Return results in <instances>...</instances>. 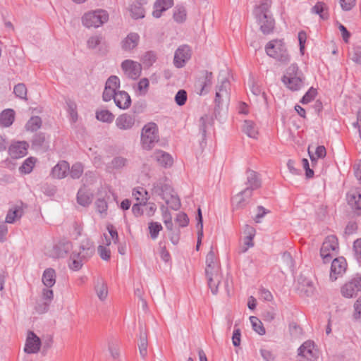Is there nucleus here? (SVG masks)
Returning a JSON list of instances; mask_svg holds the SVG:
<instances>
[{"mask_svg":"<svg viewBox=\"0 0 361 361\" xmlns=\"http://www.w3.org/2000/svg\"><path fill=\"white\" fill-rule=\"evenodd\" d=\"M173 5V0H157L154 4L152 15L154 18H159L162 13L171 8Z\"/></svg>","mask_w":361,"mask_h":361,"instance_id":"nucleus-25","label":"nucleus"},{"mask_svg":"<svg viewBox=\"0 0 361 361\" xmlns=\"http://www.w3.org/2000/svg\"><path fill=\"white\" fill-rule=\"evenodd\" d=\"M215 90V109L220 110L224 107L227 108L230 102L231 95V83L228 79L221 75L219 76V82Z\"/></svg>","mask_w":361,"mask_h":361,"instance_id":"nucleus-3","label":"nucleus"},{"mask_svg":"<svg viewBox=\"0 0 361 361\" xmlns=\"http://www.w3.org/2000/svg\"><path fill=\"white\" fill-rule=\"evenodd\" d=\"M120 87V79L116 75L110 76L106 83L104 90L102 94V99L104 102H109L111 99L114 100L117 90Z\"/></svg>","mask_w":361,"mask_h":361,"instance_id":"nucleus-9","label":"nucleus"},{"mask_svg":"<svg viewBox=\"0 0 361 361\" xmlns=\"http://www.w3.org/2000/svg\"><path fill=\"white\" fill-rule=\"evenodd\" d=\"M42 126V119L39 116H32L27 122L25 128L28 131H37Z\"/></svg>","mask_w":361,"mask_h":361,"instance_id":"nucleus-43","label":"nucleus"},{"mask_svg":"<svg viewBox=\"0 0 361 361\" xmlns=\"http://www.w3.org/2000/svg\"><path fill=\"white\" fill-rule=\"evenodd\" d=\"M140 36L136 32L129 33L121 42V48L125 51L130 52L137 47Z\"/></svg>","mask_w":361,"mask_h":361,"instance_id":"nucleus-21","label":"nucleus"},{"mask_svg":"<svg viewBox=\"0 0 361 361\" xmlns=\"http://www.w3.org/2000/svg\"><path fill=\"white\" fill-rule=\"evenodd\" d=\"M205 274L208 286L214 295L217 294L219 286L222 279L220 265L212 248L206 256Z\"/></svg>","mask_w":361,"mask_h":361,"instance_id":"nucleus-1","label":"nucleus"},{"mask_svg":"<svg viewBox=\"0 0 361 361\" xmlns=\"http://www.w3.org/2000/svg\"><path fill=\"white\" fill-rule=\"evenodd\" d=\"M252 193L249 189H245L235 195L232 198V204L235 209H239L244 207L247 200L252 197Z\"/></svg>","mask_w":361,"mask_h":361,"instance_id":"nucleus-26","label":"nucleus"},{"mask_svg":"<svg viewBox=\"0 0 361 361\" xmlns=\"http://www.w3.org/2000/svg\"><path fill=\"white\" fill-rule=\"evenodd\" d=\"M109 15L104 10L90 11L82 17V23L86 27H99L107 22Z\"/></svg>","mask_w":361,"mask_h":361,"instance_id":"nucleus-7","label":"nucleus"},{"mask_svg":"<svg viewBox=\"0 0 361 361\" xmlns=\"http://www.w3.org/2000/svg\"><path fill=\"white\" fill-rule=\"evenodd\" d=\"M347 263L343 257H338L332 261L330 271V280L335 281L341 276L345 271Z\"/></svg>","mask_w":361,"mask_h":361,"instance_id":"nucleus-12","label":"nucleus"},{"mask_svg":"<svg viewBox=\"0 0 361 361\" xmlns=\"http://www.w3.org/2000/svg\"><path fill=\"white\" fill-rule=\"evenodd\" d=\"M351 60L357 64H361V47L357 46L353 47L350 53Z\"/></svg>","mask_w":361,"mask_h":361,"instance_id":"nucleus-61","label":"nucleus"},{"mask_svg":"<svg viewBox=\"0 0 361 361\" xmlns=\"http://www.w3.org/2000/svg\"><path fill=\"white\" fill-rule=\"evenodd\" d=\"M298 355L305 361H312L317 357V350L311 341H307L298 348Z\"/></svg>","mask_w":361,"mask_h":361,"instance_id":"nucleus-15","label":"nucleus"},{"mask_svg":"<svg viewBox=\"0 0 361 361\" xmlns=\"http://www.w3.org/2000/svg\"><path fill=\"white\" fill-rule=\"evenodd\" d=\"M96 118L102 122L106 123H111L114 120V115L108 109H99L95 112Z\"/></svg>","mask_w":361,"mask_h":361,"instance_id":"nucleus-34","label":"nucleus"},{"mask_svg":"<svg viewBox=\"0 0 361 361\" xmlns=\"http://www.w3.org/2000/svg\"><path fill=\"white\" fill-rule=\"evenodd\" d=\"M69 170V164L66 161H60L51 169L50 176L53 178L62 179L66 177Z\"/></svg>","mask_w":361,"mask_h":361,"instance_id":"nucleus-20","label":"nucleus"},{"mask_svg":"<svg viewBox=\"0 0 361 361\" xmlns=\"http://www.w3.org/2000/svg\"><path fill=\"white\" fill-rule=\"evenodd\" d=\"M114 103L118 108L127 109L131 105V99L126 91L118 90L114 98Z\"/></svg>","mask_w":361,"mask_h":361,"instance_id":"nucleus-24","label":"nucleus"},{"mask_svg":"<svg viewBox=\"0 0 361 361\" xmlns=\"http://www.w3.org/2000/svg\"><path fill=\"white\" fill-rule=\"evenodd\" d=\"M271 1L269 0H264L260 5L255 8L254 13L255 16H260L261 13H269V8L270 7Z\"/></svg>","mask_w":361,"mask_h":361,"instance_id":"nucleus-53","label":"nucleus"},{"mask_svg":"<svg viewBox=\"0 0 361 361\" xmlns=\"http://www.w3.org/2000/svg\"><path fill=\"white\" fill-rule=\"evenodd\" d=\"M71 248L68 241H60L53 246L50 256L54 258L63 257Z\"/></svg>","mask_w":361,"mask_h":361,"instance_id":"nucleus-22","label":"nucleus"},{"mask_svg":"<svg viewBox=\"0 0 361 361\" xmlns=\"http://www.w3.org/2000/svg\"><path fill=\"white\" fill-rule=\"evenodd\" d=\"M56 271L52 268L46 269L42 274V281L45 287L51 288L56 283Z\"/></svg>","mask_w":361,"mask_h":361,"instance_id":"nucleus-33","label":"nucleus"},{"mask_svg":"<svg viewBox=\"0 0 361 361\" xmlns=\"http://www.w3.org/2000/svg\"><path fill=\"white\" fill-rule=\"evenodd\" d=\"M243 132L250 137L257 139L258 128L256 124L252 121H245L243 126Z\"/></svg>","mask_w":361,"mask_h":361,"instance_id":"nucleus-36","label":"nucleus"},{"mask_svg":"<svg viewBox=\"0 0 361 361\" xmlns=\"http://www.w3.org/2000/svg\"><path fill=\"white\" fill-rule=\"evenodd\" d=\"M42 299L45 301L44 311L47 310V306L50 304L54 298V293L51 288L45 287L42 291Z\"/></svg>","mask_w":361,"mask_h":361,"instance_id":"nucleus-52","label":"nucleus"},{"mask_svg":"<svg viewBox=\"0 0 361 361\" xmlns=\"http://www.w3.org/2000/svg\"><path fill=\"white\" fill-rule=\"evenodd\" d=\"M282 82L291 91L300 90L304 87L305 76L296 63H292L286 71Z\"/></svg>","mask_w":361,"mask_h":361,"instance_id":"nucleus-2","label":"nucleus"},{"mask_svg":"<svg viewBox=\"0 0 361 361\" xmlns=\"http://www.w3.org/2000/svg\"><path fill=\"white\" fill-rule=\"evenodd\" d=\"M37 159L32 157L27 158L21 166L19 168V171L21 173L29 174L32 171V169L36 164Z\"/></svg>","mask_w":361,"mask_h":361,"instance_id":"nucleus-37","label":"nucleus"},{"mask_svg":"<svg viewBox=\"0 0 361 361\" xmlns=\"http://www.w3.org/2000/svg\"><path fill=\"white\" fill-rule=\"evenodd\" d=\"M338 242L335 235H329L323 242L320 255L324 263L329 262L332 257L338 254Z\"/></svg>","mask_w":361,"mask_h":361,"instance_id":"nucleus-8","label":"nucleus"},{"mask_svg":"<svg viewBox=\"0 0 361 361\" xmlns=\"http://www.w3.org/2000/svg\"><path fill=\"white\" fill-rule=\"evenodd\" d=\"M95 291L97 297L100 300L103 301L107 298V286L102 280H99L97 282V284L95 286Z\"/></svg>","mask_w":361,"mask_h":361,"instance_id":"nucleus-38","label":"nucleus"},{"mask_svg":"<svg viewBox=\"0 0 361 361\" xmlns=\"http://www.w3.org/2000/svg\"><path fill=\"white\" fill-rule=\"evenodd\" d=\"M361 291V276H356L346 282L341 288L342 295L346 298H351Z\"/></svg>","mask_w":361,"mask_h":361,"instance_id":"nucleus-10","label":"nucleus"},{"mask_svg":"<svg viewBox=\"0 0 361 361\" xmlns=\"http://www.w3.org/2000/svg\"><path fill=\"white\" fill-rule=\"evenodd\" d=\"M23 215V210L20 208H16L10 210L6 216V223L13 224L16 219H20Z\"/></svg>","mask_w":361,"mask_h":361,"instance_id":"nucleus-48","label":"nucleus"},{"mask_svg":"<svg viewBox=\"0 0 361 361\" xmlns=\"http://www.w3.org/2000/svg\"><path fill=\"white\" fill-rule=\"evenodd\" d=\"M130 12L132 18L135 19L142 18L145 17V10L142 5L135 2L130 5Z\"/></svg>","mask_w":361,"mask_h":361,"instance_id":"nucleus-40","label":"nucleus"},{"mask_svg":"<svg viewBox=\"0 0 361 361\" xmlns=\"http://www.w3.org/2000/svg\"><path fill=\"white\" fill-rule=\"evenodd\" d=\"M265 51L269 56L281 62L287 63L290 61V56L282 39L269 42L265 47Z\"/></svg>","mask_w":361,"mask_h":361,"instance_id":"nucleus-4","label":"nucleus"},{"mask_svg":"<svg viewBox=\"0 0 361 361\" xmlns=\"http://www.w3.org/2000/svg\"><path fill=\"white\" fill-rule=\"evenodd\" d=\"M176 221L180 226L185 227L188 224L189 219L185 213L180 212L176 216Z\"/></svg>","mask_w":361,"mask_h":361,"instance_id":"nucleus-63","label":"nucleus"},{"mask_svg":"<svg viewBox=\"0 0 361 361\" xmlns=\"http://www.w3.org/2000/svg\"><path fill=\"white\" fill-rule=\"evenodd\" d=\"M300 291L307 297H312L315 294L316 288L314 283L308 279H303L300 282Z\"/></svg>","mask_w":361,"mask_h":361,"instance_id":"nucleus-31","label":"nucleus"},{"mask_svg":"<svg viewBox=\"0 0 361 361\" xmlns=\"http://www.w3.org/2000/svg\"><path fill=\"white\" fill-rule=\"evenodd\" d=\"M255 17L264 34H269L273 31L275 22L271 15L261 13Z\"/></svg>","mask_w":361,"mask_h":361,"instance_id":"nucleus-18","label":"nucleus"},{"mask_svg":"<svg viewBox=\"0 0 361 361\" xmlns=\"http://www.w3.org/2000/svg\"><path fill=\"white\" fill-rule=\"evenodd\" d=\"M158 141L159 135L157 124L152 122L145 124L141 132L140 142L142 149L150 150Z\"/></svg>","mask_w":361,"mask_h":361,"instance_id":"nucleus-5","label":"nucleus"},{"mask_svg":"<svg viewBox=\"0 0 361 361\" xmlns=\"http://www.w3.org/2000/svg\"><path fill=\"white\" fill-rule=\"evenodd\" d=\"M247 187L245 189H249L250 192L252 194L254 190H257L261 186V180L258 177L257 173L252 170H248L246 172Z\"/></svg>","mask_w":361,"mask_h":361,"instance_id":"nucleus-27","label":"nucleus"},{"mask_svg":"<svg viewBox=\"0 0 361 361\" xmlns=\"http://www.w3.org/2000/svg\"><path fill=\"white\" fill-rule=\"evenodd\" d=\"M161 210L162 212L163 221L166 228L169 231H172L173 225L171 213L169 212L168 208L166 207L165 206H162L161 207Z\"/></svg>","mask_w":361,"mask_h":361,"instance_id":"nucleus-45","label":"nucleus"},{"mask_svg":"<svg viewBox=\"0 0 361 361\" xmlns=\"http://www.w3.org/2000/svg\"><path fill=\"white\" fill-rule=\"evenodd\" d=\"M353 250L356 259L361 262V238H359L354 242Z\"/></svg>","mask_w":361,"mask_h":361,"instance_id":"nucleus-64","label":"nucleus"},{"mask_svg":"<svg viewBox=\"0 0 361 361\" xmlns=\"http://www.w3.org/2000/svg\"><path fill=\"white\" fill-rule=\"evenodd\" d=\"M156 54L152 51L146 52L142 57V63L147 66H152L156 61Z\"/></svg>","mask_w":361,"mask_h":361,"instance_id":"nucleus-59","label":"nucleus"},{"mask_svg":"<svg viewBox=\"0 0 361 361\" xmlns=\"http://www.w3.org/2000/svg\"><path fill=\"white\" fill-rule=\"evenodd\" d=\"M163 200H165L166 204H168L173 210H178L180 207V201L176 195H170V197L167 196L164 197Z\"/></svg>","mask_w":361,"mask_h":361,"instance_id":"nucleus-50","label":"nucleus"},{"mask_svg":"<svg viewBox=\"0 0 361 361\" xmlns=\"http://www.w3.org/2000/svg\"><path fill=\"white\" fill-rule=\"evenodd\" d=\"M347 201L350 207L357 214H361V188L351 189L346 195Z\"/></svg>","mask_w":361,"mask_h":361,"instance_id":"nucleus-14","label":"nucleus"},{"mask_svg":"<svg viewBox=\"0 0 361 361\" xmlns=\"http://www.w3.org/2000/svg\"><path fill=\"white\" fill-rule=\"evenodd\" d=\"M149 230L151 238L154 240L158 237L159 232L162 230V226L159 222H151L149 224Z\"/></svg>","mask_w":361,"mask_h":361,"instance_id":"nucleus-56","label":"nucleus"},{"mask_svg":"<svg viewBox=\"0 0 361 361\" xmlns=\"http://www.w3.org/2000/svg\"><path fill=\"white\" fill-rule=\"evenodd\" d=\"M13 92L17 97L27 100V87L25 84L18 83L15 85Z\"/></svg>","mask_w":361,"mask_h":361,"instance_id":"nucleus-54","label":"nucleus"},{"mask_svg":"<svg viewBox=\"0 0 361 361\" xmlns=\"http://www.w3.org/2000/svg\"><path fill=\"white\" fill-rule=\"evenodd\" d=\"M66 110L68 113L70 120L73 123H75L78 121V112H77V105L75 102L71 101L70 99L66 100Z\"/></svg>","mask_w":361,"mask_h":361,"instance_id":"nucleus-41","label":"nucleus"},{"mask_svg":"<svg viewBox=\"0 0 361 361\" xmlns=\"http://www.w3.org/2000/svg\"><path fill=\"white\" fill-rule=\"evenodd\" d=\"M212 121L209 115L204 114L199 120V130L202 137V142H204L207 130L212 126Z\"/></svg>","mask_w":361,"mask_h":361,"instance_id":"nucleus-30","label":"nucleus"},{"mask_svg":"<svg viewBox=\"0 0 361 361\" xmlns=\"http://www.w3.org/2000/svg\"><path fill=\"white\" fill-rule=\"evenodd\" d=\"M28 145L26 142H15L8 148V154L13 159H19L27 153Z\"/></svg>","mask_w":361,"mask_h":361,"instance_id":"nucleus-19","label":"nucleus"},{"mask_svg":"<svg viewBox=\"0 0 361 361\" xmlns=\"http://www.w3.org/2000/svg\"><path fill=\"white\" fill-rule=\"evenodd\" d=\"M115 124L119 130H130L135 124V118L129 114H122L116 118Z\"/></svg>","mask_w":361,"mask_h":361,"instance_id":"nucleus-17","label":"nucleus"},{"mask_svg":"<svg viewBox=\"0 0 361 361\" xmlns=\"http://www.w3.org/2000/svg\"><path fill=\"white\" fill-rule=\"evenodd\" d=\"M138 347L140 355L145 358L147 355V338L145 332L140 333Z\"/></svg>","mask_w":361,"mask_h":361,"instance_id":"nucleus-46","label":"nucleus"},{"mask_svg":"<svg viewBox=\"0 0 361 361\" xmlns=\"http://www.w3.org/2000/svg\"><path fill=\"white\" fill-rule=\"evenodd\" d=\"M317 91L316 89L313 87H310L308 91L305 94V95L302 97L300 102L302 104H307L311 102L315 97L317 96Z\"/></svg>","mask_w":361,"mask_h":361,"instance_id":"nucleus-58","label":"nucleus"},{"mask_svg":"<svg viewBox=\"0 0 361 361\" xmlns=\"http://www.w3.org/2000/svg\"><path fill=\"white\" fill-rule=\"evenodd\" d=\"M97 212L100 214L101 217L104 218L107 215L108 204L103 198H99L95 202Z\"/></svg>","mask_w":361,"mask_h":361,"instance_id":"nucleus-47","label":"nucleus"},{"mask_svg":"<svg viewBox=\"0 0 361 361\" xmlns=\"http://www.w3.org/2000/svg\"><path fill=\"white\" fill-rule=\"evenodd\" d=\"M41 346L40 338L32 331L27 334L24 351L27 354H34L39 352Z\"/></svg>","mask_w":361,"mask_h":361,"instance_id":"nucleus-16","label":"nucleus"},{"mask_svg":"<svg viewBox=\"0 0 361 361\" xmlns=\"http://www.w3.org/2000/svg\"><path fill=\"white\" fill-rule=\"evenodd\" d=\"M188 99L187 92L185 90H180L175 95V102L178 106H183L185 104Z\"/></svg>","mask_w":361,"mask_h":361,"instance_id":"nucleus-60","label":"nucleus"},{"mask_svg":"<svg viewBox=\"0 0 361 361\" xmlns=\"http://www.w3.org/2000/svg\"><path fill=\"white\" fill-rule=\"evenodd\" d=\"M152 157L160 166L165 168L171 167L173 162L172 157L169 153L161 149L155 150Z\"/></svg>","mask_w":361,"mask_h":361,"instance_id":"nucleus-23","label":"nucleus"},{"mask_svg":"<svg viewBox=\"0 0 361 361\" xmlns=\"http://www.w3.org/2000/svg\"><path fill=\"white\" fill-rule=\"evenodd\" d=\"M80 251L73 252L70 257L69 267L73 271H78L82 266V259L92 255L94 252L93 243L90 240L83 243L80 247Z\"/></svg>","mask_w":361,"mask_h":361,"instance_id":"nucleus-6","label":"nucleus"},{"mask_svg":"<svg viewBox=\"0 0 361 361\" xmlns=\"http://www.w3.org/2000/svg\"><path fill=\"white\" fill-rule=\"evenodd\" d=\"M325 8L326 5L324 3L318 2L312 7V10L313 13L319 14L322 18L324 19L326 18V16L324 13Z\"/></svg>","mask_w":361,"mask_h":361,"instance_id":"nucleus-62","label":"nucleus"},{"mask_svg":"<svg viewBox=\"0 0 361 361\" xmlns=\"http://www.w3.org/2000/svg\"><path fill=\"white\" fill-rule=\"evenodd\" d=\"M191 57V50L188 45L180 46L174 54L173 63L176 67L182 68Z\"/></svg>","mask_w":361,"mask_h":361,"instance_id":"nucleus-13","label":"nucleus"},{"mask_svg":"<svg viewBox=\"0 0 361 361\" xmlns=\"http://www.w3.org/2000/svg\"><path fill=\"white\" fill-rule=\"evenodd\" d=\"M121 68L124 74L133 80L137 79L141 74V64L130 59H126L121 63Z\"/></svg>","mask_w":361,"mask_h":361,"instance_id":"nucleus-11","label":"nucleus"},{"mask_svg":"<svg viewBox=\"0 0 361 361\" xmlns=\"http://www.w3.org/2000/svg\"><path fill=\"white\" fill-rule=\"evenodd\" d=\"M128 164V159L123 157H114L110 164V166L114 169H120L126 166Z\"/></svg>","mask_w":361,"mask_h":361,"instance_id":"nucleus-55","label":"nucleus"},{"mask_svg":"<svg viewBox=\"0 0 361 361\" xmlns=\"http://www.w3.org/2000/svg\"><path fill=\"white\" fill-rule=\"evenodd\" d=\"M152 191L163 199L164 197L166 196V195L171 192V188L169 184L159 180L153 184Z\"/></svg>","mask_w":361,"mask_h":361,"instance_id":"nucleus-32","label":"nucleus"},{"mask_svg":"<svg viewBox=\"0 0 361 361\" xmlns=\"http://www.w3.org/2000/svg\"><path fill=\"white\" fill-rule=\"evenodd\" d=\"M149 87V81L147 78H142L137 83V92L140 95H145Z\"/></svg>","mask_w":361,"mask_h":361,"instance_id":"nucleus-57","label":"nucleus"},{"mask_svg":"<svg viewBox=\"0 0 361 361\" xmlns=\"http://www.w3.org/2000/svg\"><path fill=\"white\" fill-rule=\"evenodd\" d=\"M308 153H309L311 161L312 163L315 162L317 159L324 158L326 155V148L322 145L317 147L314 154H311L310 149H308Z\"/></svg>","mask_w":361,"mask_h":361,"instance_id":"nucleus-51","label":"nucleus"},{"mask_svg":"<svg viewBox=\"0 0 361 361\" xmlns=\"http://www.w3.org/2000/svg\"><path fill=\"white\" fill-rule=\"evenodd\" d=\"M187 17L186 9L183 6H176L173 11V19L178 23L185 21Z\"/></svg>","mask_w":361,"mask_h":361,"instance_id":"nucleus-42","label":"nucleus"},{"mask_svg":"<svg viewBox=\"0 0 361 361\" xmlns=\"http://www.w3.org/2000/svg\"><path fill=\"white\" fill-rule=\"evenodd\" d=\"M250 320L252 324L253 330L258 334L262 336L266 333L265 329L263 326L262 322L255 316L250 317Z\"/></svg>","mask_w":361,"mask_h":361,"instance_id":"nucleus-44","label":"nucleus"},{"mask_svg":"<svg viewBox=\"0 0 361 361\" xmlns=\"http://www.w3.org/2000/svg\"><path fill=\"white\" fill-rule=\"evenodd\" d=\"M133 196L136 199L137 201L140 202V204H145L147 200L149 199L148 192L147 190L141 187H138L135 188L133 190Z\"/></svg>","mask_w":361,"mask_h":361,"instance_id":"nucleus-39","label":"nucleus"},{"mask_svg":"<svg viewBox=\"0 0 361 361\" xmlns=\"http://www.w3.org/2000/svg\"><path fill=\"white\" fill-rule=\"evenodd\" d=\"M16 113L12 109H6L0 114V126L4 128L11 126L15 120Z\"/></svg>","mask_w":361,"mask_h":361,"instance_id":"nucleus-28","label":"nucleus"},{"mask_svg":"<svg viewBox=\"0 0 361 361\" xmlns=\"http://www.w3.org/2000/svg\"><path fill=\"white\" fill-rule=\"evenodd\" d=\"M212 73L209 71H205L202 78H201L198 82V87L200 88L199 94H204L208 92L209 89L210 88L212 84Z\"/></svg>","mask_w":361,"mask_h":361,"instance_id":"nucleus-29","label":"nucleus"},{"mask_svg":"<svg viewBox=\"0 0 361 361\" xmlns=\"http://www.w3.org/2000/svg\"><path fill=\"white\" fill-rule=\"evenodd\" d=\"M84 171V167L81 163H75L72 165L71 168H70L69 172L71 177L73 179L79 178Z\"/></svg>","mask_w":361,"mask_h":361,"instance_id":"nucleus-49","label":"nucleus"},{"mask_svg":"<svg viewBox=\"0 0 361 361\" xmlns=\"http://www.w3.org/2000/svg\"><path fill=\"white\" fill-rule=\"evenodd\" d=\"M92 200V195L85 188H81L77 194V201L79 204L86 207L88 206Z\"/></svg>","mask_w":361,"mask_h":361,"instance_id":"nucleus-35","label":"nucleus"}]
</instances>
